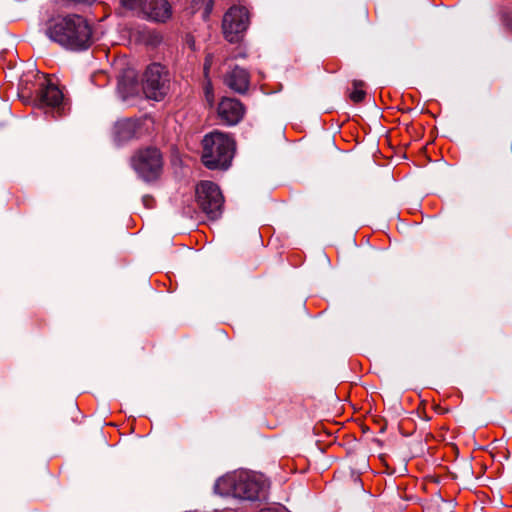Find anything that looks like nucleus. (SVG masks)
Masks as SVG:
<instances>
[{"label":"nucleus","instance_id":"f257e3e1","mask_svg":"<svg viewBox=\"0 0 512 512\" xmlns=\"http://www.w3.org/2000/svg\"><path fill=\"white\" fill-rule=\"evenodd\" d=\"M47 37L70 50H85L92 42V30L88 22L79 15L57 16L49 20Z\"/></svg>","mask_w":512,"mask_h":512},{"label":"nucleus","instance_id":"f03ea898","mask_svg":"<svg viewBox=\"0 0 512 512\" xmlns=\"http://www.w3.org/2000/svg\"><path fill=\"white\" fill-rule=\"evenodd\" d=\"M269 483L262 475L252 472H239L219 478L214 490L219 495H232L248 501H263L267 498Z\"/></svg>","mask_w":512,"mask_h":512},{"label":"nucleus","instance_id":"7ed1b4c3","mask_svg":"<svg viewBox=\"0 0 512 512\" xmlns=\"http://www.w3.org/2000/svg\"><path fill=\"white\" fill-rule=\"evenodd\" d=\"M202 145V162L208 169H227L230 166L234 142L228 135L213 131L203 138Z\"/></svg>","mask_w":512,"mask_h":512},{"label":"nucleus","instance_id":"20e7f679","mask_svg":"<svg viewBox=\"0 0 512 512\" xmlns=\"http://www.w3.org/2000/svg\"><path fill=\"white\" fill-rule=\"evenodd\" d=\"M170 73L160 63H152L142 76V88L147 98L160 101L170 90Z\"/></svg>","mask_w":512,"mask_h":512},{"label":"nucleus","instance_id":"39448f33","mask_svg":"<svg viewBox=\"0 0 512 512\" xmlns=\"http://www.w3.org/2000/svg\"><path fill=\"white\" fill-rule=\"evenodd\" d=\"M131 165L142 180L146 182L154 181L162 171V154L155 147L140 149L132 156Z\"/></svg>","mask_w":512,"mask_h":512},{"label":"nucleus","instance_id":"423d86ee","mask_svg":"<svg viewBox=\"0 0 512 512\" xmlns=\"http://www.w3.org/2000/svg\"><path fill=\"white\" fill-rule=\"evenodd\" d=\"M196 201L209 219L216 220L222 215L224 198L215 183L211 181L199 183L196 187Z\"/></svg>","mask_w":512,"mask_h":512},{"label":"nucleus","instance_id":"0eeeda50","mask_svg":"<svg viewBox=\"0 0 512 512\" xmlns=\"http://www.w3.org/2000/svg\"><path fill=\"white\" fill-rule=\"evenodd\" d=\"M249 26V13L245 7L232 6L223 16L222 29L227 41L238 42Z\"/></svg>","mask_w":512,"mask_h":512},{"label":"nucleus","instance_id":"6e6552de","mask_svg":"<svg viewBox=\"0 0 512 512\" xmlns=\"http://www.w3.org/2000/svg\"><path fill=\"white\" fill-rule=\"evenodd\" d=\"M245 114L243 104L234 98H223L218 105V115L221 121L228 125L238 124Z\"/></svg>","mask_w":512,"mask_h":512},{"label":"nucleus","instance_id":"1a4fd4ad","mask_svg":"<svg viewBox=\"0 0 512 512\" xmlns=\"http://www.w3.org/2000/svg\"><path fill=\"white\" fill-rule=\"evenodd\" d=\"M140 13L147 19L165 22L171 17L172 9L167 0H145Z\"/></svg>","mask_w":512,"mask_h":512},{"label":"nucleus","instance_id":"9d476101","mask_svg":"<svg viewBox=\"0 0 512 512\" xmlns=\"http://www.w3.org/2000/svg\"><path fill=\"white\" fill-rule=\"evenodd\" d=\"M224 83L234 92L243 94L248 90L250 76L247 70L235 66L225 75Z\"/></svg>","mask_w":512,"mask_h":512},{"label":"nucleus","instance_id":"9b49d317","mask_svg":"<svg viewBox=\"0 0 512 512\" xmlns=\"http://www.w3.org/2000/svg\"><path fill=\"white\" fill-rule=\"evenodd\" d=\"M138 122L133 119H122L115 123L114 139L118 143L127 142L136 137Z\"/></svg>","mask_w":512,"mask_h":512},{"label":"nucleus","instance_id":"f8f14e48","mask_svg":"<svg viewBox=\"0 0 512 512\" xmlns=\"http://www.w3.org/2000/svg\"><path fill=\"white\" fill-rule=\"evenodd\" d=\"M38 101L41 107L59 109L63 101V94L54 84H47L46 87L40 91Z\"/></svg>","mask_w":512,"mask_h":512},{"label":"nucleus","instance_id":"ddd939ff","mask_svg":"<svg viewBox=\"0 0 512 512\" xmlns=\"http://www.w3.org/2000/svg\"><path fill=\"white\" fill-rule=\"evenodd\" d=\"M136 87L137 83L133 72H128L119 77L117 90L123 99L134 94L136 92Z\"/></svg>","mask_w":512,"mask_h":512},{"label":"nucleus","instance_id":"4468645a","mask_svg":"<svg viewBox=\"0 0 512 512\" xmlns=\"http://www.w3.org/2000/svg\"><path fill=\"white\" fill-rule=\"evenodd\" d=\"M363 83L361 81L355 80L353 82V91L350 93V99L355 102H361L365 97V92L361 89Z\"/></svg>","mask_w":512,"mask_h":512},{"label":"nucleus","instance_id":"2eb2a0df","mask_svg":"<svg viewBox=\"0 0 512 512\" xmlns=\"http://www.w3.org/2000/svg\"><path fill=\"white\" fill-rule=\"evenodd\" d=\"M144 1L145 0H119L122 7L136 12H140Z\"/></svg>","mask_w":512,"mask_h":512}]
</instances>
